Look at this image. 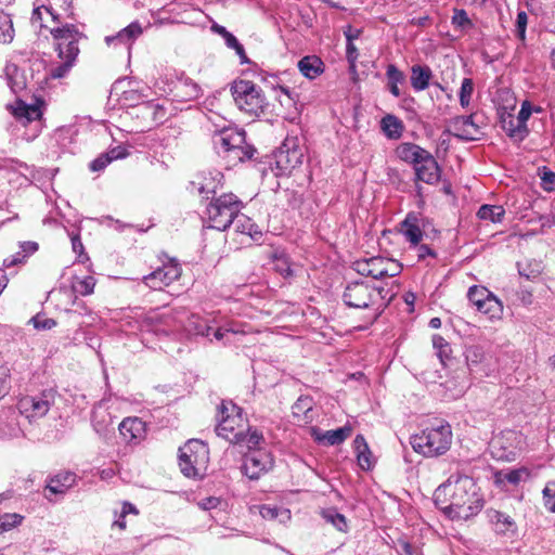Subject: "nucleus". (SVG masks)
<instances>
[{
    "mask_svg": "<svg viewBox=\"0 0 555 555\" xmlns=\"http://www.w3.org/2000/svg\"><path fill=\"white\" fill-rule=\"evenodd\" d=\"M305 158V151L298 145L296 138H287L281 144L273 157H267L266 162H258V170L266 176L268 169L275 177H287L299 167Z\"/></svg>",
    "mask_w": 555,
    "mask_h": 555,
    "instance_id": "obj_5",
    "label": "nucleus"
},
{
    "mask_svg": "<svg viewBox=\"0 0 555 555\" xmlns=\"http://www.w3.org/2000/svg\"><path fill=\"white\" fill-rule=\"evenodd\" d=\"M528 24V14L525 11H518L515 22V36L520 40H526V29Z\"/></svg>",
    "mask_w": 555,
    "mask_h": 555,
    "instance_id": "obj_58",
    "label": "nucleus"
},
{
    "mask_svg": "<svg viewBox=\"0 0 555 555\" xmlns=\"http://www.w3.org/2000/svg\"><path fill=\"white\" fill-rule=\"evenodd\" d=\"M143 33L142 26L138 21L130 23L128 26L119 30L116 35L106 36L105 42L111 44H124L128 50L139 36Z\"/></svg>",
    "mask_w": 555,
    "mask_h": 555,
    "instance_id": "obj_19",
    "label": "nucleus"
},
{
    "mask_svg": "<svg viewBox=\"0 0 555 555\" xmlns=\"http://www.w3.org/2000/svg\"><path fill=\"white\" fill-rule=\"evenodd\" d=\"M530 469L521 466L516 469L496 470L493 474V480L496 487L504 488L506 483L518 486L522 480L530 477Z\"/></svg>",
    "mask_w": 555,
    "mask_h": 555,
    "instance_id": "obj_23",
    "label": "nucleus"
},
{
    "mask_svg": "<svg viewBox=\"0 0 555 555\" xmlns=\"http://www.w3.org/2000/svg\"><path fill=\"white\" fill-rule=\"evenodd\" d=\"M43 101L38 99L35 104H27L26 124L35 120H40L42 117L41 105Z\"/></svg>",
    "mask_w": 555,
    "mask_h": 555,
    "instance_id": "obj_60",
    "label": "nucleus"
},
{
    "mask_svg": "<svg viewBox=\"0 0 555 555\" xmlns=\"http://www.w3.org/2000/svg\"><path fill=\"white\" fill-rule=\"evenodd\" d=\"M360 30L356 29L352 30L351 26L349 25V78H352L356 80V61L359 56L358 50L356 46L353 44V39L358 38Z\"/></svg>",
    "mask_w": 555,
    "mask_h": 555,
    "instance_id": "obj_47",
    "label": "nucleus"
},
{
    "mask_svg": "<svg viewBox=\"0 0 555 555\" xmlns=\"http://www.w3.org/2000/svg\"><path fill=\"white\" fill-rule=\"evenodd\" d=\"M489 296L490 291L485 286L473 285L467 292L469 302L475 306L477 310H482V304Z\"/></svg>",
    "mask_w": 555,
    "mask_h": 555,
    "instance_id": "obj_43",
    "label": "nucleus"
},
{
    "mask_svg": "<svg viewBox=\"0 0 555 555\" xmlns=\"http://www.w3.org/2000/svg\"><path fill=\"white\" fill-rule=\"evenodd\" d=\"M433 78V70L427 65L414 64L411 67L410 82L412 88L416 91H423L430 85Z\"/></svg>",
    "mask_w": 555,
    "mask_h": 555,
    "instance_id": "obj_29",
    "label": "nucleus"
},
{
    "mask_svg": "<svg viewBox=\"0 0 555 555\" xmlns=\"http://www.w3.org/2000/svg\"><path fill=\"white\" fill-rule=\"evenodd\" d=\"M397 156L414 167L421 164L430 153L412 142H403L396 149Z\"/></svg>",
    "mask_w": 555,
    "mask_h": 555,
    "instance_id": "obj_20",
    "label": "nucleus"
},
{
    "mask_svg": "<svg viewBox=\"0 0 555 555\" xmlns=\"http://www.w3.org/2000/svg\"><path fill=\"white\" fill-rule=\"evenodd\" d=\"M380 128L387 139L398 140L402 137L404 125L397 116L387 114L380 120Z\"/></svg>",
    "mask_w": 555,
    "mask_h": 555,
    "instance_id": "obj_33",
    "label": "nucleus"
},
{
    "mask_svg": "<svg viewBox=\"0 0 555 555\" xmlns=\"http://www.w3.org/2000/svg\"><path fill=\"white\" fill-rule=\"evenodd\" d=\"M95 279L91 275L85 276L83 279L76 278L73 282V289L82 296L91 295L94 291Z\"/></svg>",
    "mask_w": 555,
    "mask_h": 555,
    "instance_id": "obj_49",
    "label": "nucleus"
},
{
    "mask_svg": "<svg viewBox=\"0 0 555 555\" xmlns=\"http://www.w3.org/2000/svg\"><path fill=\"white\" fill-rule=\"evenodd\" d=\"M91 424L94 431L101 437H105L109 431L114 430L112 427L113 417L111 413L106 411L102 413L93 411L91 415Z\"/></svg>",
    "mask_w": 555,
    "mask_h": 555,
    "instance_id": "obj_38",
    "label": "nucleus"
},
{
    "mask_svg": "<svg viewBox=\"0 0 555 555\" xmlns=\"http://www.w3.org/2000/svg\"><path fill=\"white\" fill-rule=\"evenodd\" d=\"M431 340L433 347L437 350L438 358L440 359L441 363L444 364V360L449 358V353L451 352L449 343L438 334H435Z\"/></svg>",
    "mask_w": 555,
    "mask_h": 555,
    "instance_id": "obj_52",
    "label": "nucleus"
},
{
    "mask_svg": "<svg viewBox=\"0 0 555 555\" xmlns=\"http://www.w3.org/2000/svg\"><path fill=\"white\" fill-rule=\"evenodd\" d=\"M351 447L357 466L362 472H371L377 463V457L373 454L364 436L361 434L357 435Z\"/></svg>",
    "mask_w": 555,
    "mask_h": 555,
    "instance_id": "obj_14",
    "label": "nucleus"
},
{
    "mask_svg": "<svg viewBox=\"0 0 555 555\" xmlns=\"http://www.w3.org/2000/svg\"><path fill=\"white\" fill-rule=\"evenodd\" d=\"M215 150L218 154H225L240 162L256 160L258 151L255 146L246 143L244 130L223 129L212 138Z\"/></svg>",
    "mask_w": 555,
    "mask_h": 555,
    "instance_id": "obj_7",
    "label": "nucleus"
},
{
    "mask_svg": "<svg viewBox=\"0 0 555 555\" xmlns=\"http://www.w3.org/2000/svg\"><path fill=\"white\" fill-rule=\"evenodd\" d=\"M397 156L414 167L421 164L430 153L412 142H403L396 149Z\"/></svg>",
    "mask_w": 555,
    "mask_h": 555,
    "instance_id": "obj_22",
    "label": "nucleus"
},
{
    "mask_svg": "<svg viewBox=\"0 0 555 555\" xmlns=\"http://www.w3.org/2000/svg\"><path fill=\"white\" fill-rule=\"evenodd\" d=\"M298 69L306 78L312 80L324 72V63L317 55H307L298 62Z\"/></svg>",
    "mask_w": 555,
    "mask_h": 555,
    "instance_id": "obj_32",
    "label": "nucleus"
},
{
    "mask_svg": "<svg viewBox=\"0 0 555 555\" xmlns=\"http://www.w3.org/2000/svg\"><path fill=\"white\" fill-rule=\"evenodd\" d=\"M31 322H33L35 328L42 330V331L51 330L54 326H56V321L54 319L43 318L40 314L35 315L31 319Z\"/></svg>",
    "mask_w": 555,
    "mask_h": 555,
    "instance_id": "obj_64",
    "label": "nucleus"
},
{
    "mask_svg": "<svg viewBox=\"0 0 555 555\" xmlns=\"http://www.w3.org/2000/svg\"><path fill=\"white\" fill-rule=\"evenodd\" d=\"M207 446L197 439L189 440L179 449V467L181 473L193 479L203 477L202 469L208 461Z\"/></svg>",
    "mask_w": 555,
    "mask_h": 555,
    "instance_id": "obj_8",
    "label": "nucleus"
},
{
    "mask_svg": "<svg viewBox=\"0 0 555 555\" xmlns=\"http://www.w3.org/2000/svg\"><path fill=\"white\" fill-rule=\"evenodd\" d=\"M230 92L238 109L250 117L266 116L271 111L262 89L250 80L235 79L230 85Z\"/></svg>",
    "mask_w": 555,
    "mask_h": 555,
    "instance_id": "obj_4",
    "label": "nucleus"
},
{
    "mask_svg": "<svg viewBox=\"0 0 555 555\" xmlns=\"http://www.w3.org/2000/svg\"><path fill=\"white\" fill-rule=\"evenodd\" d=\"M14 29L11 16L0 11V42L9 43L13 40Z\"/></svg>",
    "mask_w": 555,
    "mask_h": 555,
    "instance_id": "obj_44",
    "label": "nucleus"
},
{
    "mask_svg": "<svg viewBox=\"0 0 555 555\" xmlns=\"http://www.w3.org/2000/svg\"><path fill=\"white\" fill-rule=\"evenodd\" d=\"M243 207V202L233 193L212 196L205 210L207 228L218 231L228 230L233 225Z\"/></svg>",
    "mask_w": 555,
    "mask_h": 555,
    "instance_id": "obj_6",
    "label": "nucleus"
},
{
    "mask_svg": "<svg viewBox=\"0 0 555 555\" xmlns=\"http://www.w3.org/2000/svg\"><path fill=\"white\" fill-rule=\"evenodd\" d=\"M264 441L263 435L257 428L248 427L247 430H238L235 444L246 447L248 451L261 449L260 444Z\"/></svg>",
    "mask_w": 555,
    "mask_h": 555,
    "instance_id": "obj_30",
    "label": "nucleus"
},
{
    "mask_svg": "<svg viewBox=\"0 0 555 555\" xmlns=\"http://www.w3.org/2000/svg\"><path fill=\"white\" fill-rule=\"evenodd\" d=\"M242 413V409L234 404L231 400H222L221 403L217 408L216 418L217 422L224 418L225 416H235L240 417Z\"/></svg>",
    "mask_w": 555,
    "mask_h": 555,
    "instance_id": "obj_48",
    "label": "nucleus"
},
{
    "mask_svg": "<svg viewBox=\"0 0 555 555\" xmlns=\"http://www.w3.org/2000/svg\"><path fill=\"white\" fill-rule=\"evenodd\" d=\"M452 24L461 29H467L473 27V22L468 17L467 12L464 9H455L452 16Z\"/></svg>",
    "mask_w": 555,
    "mask_h": 555,
    "instance_id": "obj_59",
    "label": "nucleus"
},
{
    "mask_svg": "<svg viewBox=\"0 0 555 555\" xmlns=\"http://www.w3.org/2000/svg\"><path fill=\"white\" fill-rule=\"evenodd\" d=\"M223 184V173L219 170L201 171L189 182L188 190L203 198L211 199Z\"/></svg>",
    "mask_w": 555,
    "mask_h": 555,
    "instance_id": "obj_12",
    "label": "nucleus"
},
{
    "mask_svg": "<svg viewBox=\"0 0 555 555\" xmlns=\"http://www.w3.org/2000/svg\"><path fill=\"white\" fill-rule=\"evenodd\" d=\"M452 125L457 130L453 135L462 141H473L475 137L467 130V127H473L478 130V126L474 121V115L456 116L452 120Z\"/></svg>",
    "mask_w": 555,
    "mask_h": 555,
    "instance_id": "obj_34",
    "label": "nucleus"
},
{
    "mask_svg": "<svg viewBox=\"0 0 555 555\" xmlns=\"http://www.w3.org/2000/svg\"><path fill=\"white\" fill-rule=\"evenodd\" d=\"M380 270L384 271L382 273L383 278H393L400 274L402 271V264L392 259L383 258V264H380Z\"/></svg>",
    "mask_w": 555,
    "mask_h": 555,
    "instance_id": "obj_56",
    "label": "nucleus"
},
{
    "mask_svg": "<svg viewBox=\"0 0 555 555\" xmlns=\"http://www.w3.org/2000/svg\"><path fill=\"white\" fill-rule=\"evenodd\" d=\"M235 232L247 234L254 241H258L262 236V231L259 227L246 215L240 211L236 220L233 223Z\"/></svg>",
    "mask_w": 555,
    "mask_h": 555,
    "instance_id": "obj_35",
    "label": "nucleus"
},
{
    "mask_svg": "<svg viewBox=\"0 0 555 555\" xmlns=\"http://www.w3.org/2000/svg\"><path fill=\"white\" fill-rule=\"evenodd\" d=\"M387 89L396 98L401 95L399 85L405 81V75L395 64H388L386 68Z\"/></svg>",
    "mask_w": 555,
    "mask_h": 555,
    "instance_id": "obj_37",
    "label": "nucleus"
},
{
    "mask_svg": "<svg viewBox=\"0 0 555 555\" xmlns=\"http://www.w3.org/2000/svg\"><path fill=\"white\" fill-rule=\"evenodd\" d=\"M54 391L46 389L36 396H25L20 399L17 406L20 412L30 422L47 415L54 404Z\"/></svg>",
    "mask_w": 555,
    "mask_h": 555,
    "instance_id": "obj_9",
    "label": "nucleus"
},
{
    "mask_svg": "<svg viewBox=\"0 0 555 555\" xmlns=\"http://www.w3.org/2000/svg\"><path fill=\"white\" fill-rule=\"evenodd\" d=\"M322 516L327 522L333 524L340 531H344L347 527V519L345 515L338 513L334 508L323 509Z\"/></svg>",
    "mask_w": 555,
    "mask_h": 555,
    "instance_id": "obj_50",
    "label": "nucleus"
},
{
    "mask_svg": "<svg viewBox=\"0 0 555 555\" xmlns=\"http://www.w3.org/2000/svg\"><path fill=\"white\" fill-rule=\"evenodd\" d=\"M77 481V475L73 472L65 470L50 476L47 479L46 489L52 494H64L68 489L74 487Z\"/></svg>",
    "mask_w": 555,
    "mask_h": 555,
    "instance_id": "obj_24",
    "label": "nucleus"
},
{
    "mask_svg": "<svg viewBox=\"0 0 555 555\" xmlns=\"http://www.w3.org/2000/svg\"><path fill=\"white\" fill-rule=\"evenodd\" d=\"M373 291L359 281L349 282V308L369 309Z\"/></svg>",
    "mask_w": 555,
    "mask_h": 555,
    "instance_id": "obj_18",
    "label": "nucleus"
},
{
    "mask_svg": "<svg viewBox=\"0 0 555 555\" xmlns=\"http://www.w3.org/2000/svg\"><path fill=\"white\" fill-rule=\"evenodd\" d=\"M120 435L127 442L138 443L146 435V424L139 417H126L119 425Z\"/></svg>",
    "mask_w": 555,
    "mask_h": 555,
    "instance_id": "obj_16",
    "label": "nucleus"
},
{
    "mask_svg": "<svg viewBox=\"0 0 555 555\" xmlns=\"http://www.w3.org/2000/svg\"><path fill=\"white\" fill-rule=\"evenodd\" d=\"M400 232L412 244L418 245L423 238V231L418 224V218L414 212L406 215L405 219L400 222Z\"/></svg>",
    "mask_w": 555,
    "mask_h": 555,
    "instance_id": "obj_27",
    "label": "nucleus"
},
{
    "mask_svg": "<svg viewBox=\"0 0 555 555\" xmlns=\"http://www.w3.org/2000/svg\"><path fill=\"white\" fill-rule=\"evenodd\" d=\"M542 498L545 508L550 513H555V481L546 483L542 491Z\"/></svg>",
    "mask_w": 555,
    "mask_h": 555,
    "instance_id": "obj_55",
    "label": "nucleus"
},
{
    "mask_svg": "<svg viewBox=\"0 0 555 555\" xmlns=\"http://www.w3.org/2000/svg\"><path fill=\"white\" fill-rule=\"evenodd\" d=\"M533 113V108L529 101H524L520 107V111L517 116L518 127H522V129H527V120Z\"/></svg>",
    "mask_w": 555,
    "mask_h": 555,
    "instance_id": "obj_63",
    "label": "nucleus"
},
{
    "mask_svg": "<svg viewBox=\"0 0 555 555\" xmlns=\"http://www.w3.org/2000/svg\"><path fill=\"white\" fill-rule=\"evenodd\" d=\"M412 449L425 457H438L449 451L452 443V429L449 423L440 422L428 426L410 438Z\"/></svg>",
    "mask_w": 555,
    "mask_h": 555,
    "instance_id": "obj_3",
    "label": "nucleus"
},
{
    "mask_svg": "<svg viewBox=\"0 0 555 555\" xmlns=\"http://www.w3.org/2000/svg\"><path fill=\"white\" fill-rule=\"evenodd\" d=\"M416 179L427 184H436L440 180L441 170L436 158L429 154L425 159L413 168Z\"/></svg>",
    "mask_w": 555,
    "mask_h": 555,
    "instance_id": "obj_17",
    "label": "nucleus"
},
{
    "mask_svg": "<svg viewBox=\"0 0 555 555\" xmlns=\"http://www.w3.org/2000/svg\"><path fill=\"white\" fill-rule=\"evenodd\" d=\"M8 107L12 111L13 116L17 120L26 125L27 103H25L21 99H17L15 101V105H9Z\"/></svg>",
    "mask_w": 555,
    "mask_h": 555,
    "instance_id": "obj_62",
    "label": "nucleus"
},
{
    "mask_svg": "<svg viewBox=\"0 0 555 555\" xmlns=\"http://www.w3.org/2000/svg\"><path fill=\"white\" fill-rule=\"evenodd\" d=\"M180 268L178 266H165L158 268L144 276L143 281L152 289H162L180 278Z\"/></svg>",
    "mask_w": 555,
    "mask_h": 555,
    "instance_id": "obj_15",
    "label": "nucleus"
},
{
    "mask_svg": "<svg viewBox=\"0 0 555 555\" xmlns=\"http://www.w3.org/2000/svg\"><path fill=\"white\" fill-rule=\"evenodd\" d=\"M236 423L235 416H225L220 420L215 427L217 436L234 443L238 431L235 429Z\"/></svg>",
    "mask_w": 555,
    "mask_h": 555,
    "instance_id": "obj_39",
    "label": "nucleus"
},
{
    "mask_svg": "<svg viewBox=\"0 0 555 555\" xmlns=\"http://www.w3.org/2000/svg\"><path fill=\"white\" fill-rule=\"evenodd\" d=\"M4 74L8 86L14 94H18L26 89V76L16 64L8 63L4 68Z\"/></svg>",
    "mask_w": 555,
    "mask_h": 555,
    "instance_id": "obj_28",
    "label": "nucleus"
},
{
    "mask_svg": "<svg viewBox=\"0 0 555 555\" xmlns=\"http://www.w3.org/2000/svg\"><path fill=\"white\" fill-rule=\"evenodd\" d=\"M23 517L18 514H4L0 516V533L9 531L22 522Z\"/></svg>",
    "mask_w": 555,
    "mask_h": 555,
    "instance_id": "obj_57",
    "label": "nucleus"
},
{
    "mask_svg": "<svg viewBox=\"0 0 555 555\" xmlns=\"http://www.w3.org/2000/svg\"><path fill=\"white\" fill-rule=\"evenodd\" d=\"M0 170L18 172L28 183H31L35 178L34 168L15 158L0 159Z\"/></svg>",
    "mask_w": 555,
    "mask_h": 555,
    "instance_id": "obj_36",
    "label": "nucleus"
},
{
    "mask_svg": "<svg viewBox=\"0 0 555 555\" xmlns=\"http://www.w3.org/2000/svg\"><path fill=\"white\" fill-rule=\"evenodd\" d=\"M113 160L109 158L108 154L101 153L96 158H94L89 164V169L92 172H100L104 170Z\"/></svg>",
    "mask_w": 555,
    "mask_h": 555,
    "instance_id": "obj_61",
    "label": "nucleus"
},
{
    "mask_svg": "<svg viewBox=\"0 0 555 555\" xmlns=\"http://www.w3.org/2000/svg\"><path fill=\"white\" fill-rule=\"evenodd\" d=\"M259 513L263 519L273 520L279 516H282V521L291 519V512L286 508H280L269 504H263L259 507Z\"/></svg>",
    "mask_w": 555,
    "mask_h": 555,
    "instance_id": "obj_45",
    "label": "nucleus"
},
{
    "mask_svg": "<svg viewBox=\"0 0 555 555\" xmlns=\"http://www.w3.org/2000/svg\"><path fill=\"white\" fill-rule=\"evenodd\" d=\"M51 35L55 40V50L62 63L52 66L49 76L53 79L64 78L76 63L79 54V40L85 35L74 24H64L51 29Z\"/></svg>",
    "mask_w": 555,
    "mask_h": 555,
    "instance_id": "obj_2",
    "label": "nucleus"
},
{
    "mask_svg": "<svg viewBox=\"0 0 555 555\" xmlns=\"http://www.w3.org/2000/svg\"><path fill=\"white\" fill-rule=\"evenodd\" d=\"M132 119H137V132L151 130L164 116L163 108L153 101H142L127 112Z\"/></svg>",
    "mask_w": 555,
    "mask_h": 555,
    "instance_id": "obj_11",
    "label": "nucleus"
},
{
    "mask_svg": "<svg viewBox=\"0 0 555 555\" xmlns=\"http://www.w3.org/2000/svg\"><path fill=\"white\" fill-rule=\"evenodd\" d=\"M539 177L541 179V188L545 192H555V172L552 171L548 167L543 166L539 168Z\"/></svg>",
    "mask_w": 555,
    "mask_h": 555,
    "instance_id": "obj_51",
    "label": "nucleus"
},
{
    "mask_svg": "<svg viewBox=\"0 0 555 555\" xmlns=\"http://www.w3.org/2000/svg\"><path fill=\"white\" fill-rule=\"evenodd\" d=\"M505 215V209L501 205H481L477 211V217L480 220L491 221L493 223H501Z\"/></svg>",
    "mask_w": 555,
    "mask_h": 555,
    "instance_id": "obj_40",
    "label": "nucleus"
},
{
    "mask_svg": "<svg viewBox=\"0 0 555 555\" xmlns=\"http://www.w3.org/2000/svg\"><path fill=\"white\" fill-rule=\"evenodd\" d=\"M293 417L302 424L313 420V399L310 396H300L292 406Z\"/></svg>",
    "mask_w": 555,
    "mask_h": 555,
    "instance_id": "obj_26",
    "label": "nucleus"
},
{
    "mask_svg": "<svg viewBox=\"0 0 555 555\" xmlns=\"http://www.w3.org/2000/svg\"><path fill=\"white\" fill-rule=\"evenodd\" d=\"M474 91V82L472 78H464L461 83L459 98L462 107H467L470 102V96Z\"/></svg>",
    "mask_w": 555,
    "mask_h": 555,
    "instance_id": "obj_54",
    "label": "nucleus"
},
{
    "mask_svg": "<svg viewBox=\"0 0 555 555\" xmlns=\"http://www.w3.org/2000/svg\"><path fill=\"white\" fill-rule=\"evenodd\" d=\"M314 439L322 446H337L345 441L347 438V425L334 430H319L313 429Z\"/></svg>",
    "mask_w": 555,
    "mask_h": 555,
    "instance_id": "obj_31",
    "label": "nucleus"
},
{
    "mask_svg": "<svg viewBox=\"0 0 555 555\" xmlns=\"http://www.w3.org/2000/svg\"><path fill=\"white\" fill-rule=\"evenodd\" d=\"M478 311L487 315L490 320L500 319L503 313V305L498 297L490 292V296L482 304V310Z\"/></svg>",
    "mask_w": 555,
    "mask_h": 555,
    "instance_id": "obj_41",
    "label": "nucleus"
},
{
    "mask_svg": "<svg viewBox=\"0 0 555 555\" xmlns=\"http://www.w3.org/2000/svg\"><path fill=\"white\" fill-rule=\"evenodd\" d=\"M397 156L414 167L421 164L430 153L412 142H403L396 149Z\"/></svg>",
    "mask_w": 555,
    "mask_h": 555,
    "instance_id": "obj_21",
    "label": "nucleus"
},
{
    "mask_svg": "<svg viewBox=\"0 0 555 555\" xmlns=\"http://www.w3.org/2000/svg\"><path fill=\"white\" fill-rule=\"evenodd\" d=\"M485 514L491 529L496 535L513 539L518 534V526L515 519L508 514L494 508L486 509Z\"/></svg>",
    "mask_w": 555,
    "mask_h": 555,
    "instance_id": "obj_13",
    "label": "nucleus"
},
{
    "mask_svg": "<svg viewBox=\"0 0 555 555\" xmlns=\"http://www.w3.org/2000/svg\"><path fill=\"white\" fill-rule=\"evenodd\" d=\"M499 442L495 441L492 444L491 454L498 461L513 462L517 459V452L515 450L506 449L504 447H498Z\"/></svg>",
    "mask_w": 555,
    "mask_h": 555,
    "instance_id": "obj_53",
    "label": "nucleus"
},
{
    "mask_svg": "<svg viewBox=\"0 0 555 555\" xmlns=\"http://www.w3.org/2000/svg\"><path fill=\"white\" fill-rule=\"evenodd\" d=\"M380 264H383L382 257H372L370 259H360L352 262L350 269L362 276H371L374 280L382 279Z\"/></svg>",
    "mask_w": 555,
    "mask_h": 555,
    "instance_id": "obj_25",
    "label": "nucleus"
},
{
    "mask_svg": "<svg viewBox=\"0 0 555 555\" xmlns=\"http://www.w3.org/2000/svg\"><path fill=\"white\" fill-rule=\"evenodd\" d=\"M271 453L264 449L251 450L244 454L242 472L250 480H258L263 474L273 468Z\"/></svg>",
    "mask_w": 555,
    "mask_h": 555,
    "instance_id": "obj_10",
    "label": "nucleus"
},
{
    "mask_svg": "<svg viewBox=\"0 0 555 555\" xmlns=\"http://www.w3.org/2000/svg\"><path fill=\"white\" fill-rule=\"evenodd\" d=\"M464 356L470 372H474L485 359L483 349L475 345L466 347Z\"/></svg>",
    "mask_w": 555,
    "mask_h": 555,
    "instance_id": "obj_42",
    "label": "nucleus"
},
{
    "mask_svg": "<svg viewBox=\"0 0 555 555\" xmlns=\"http://www.w3.org/2000/svg\"><path fill=\"white\" fill-rule=\"evenodd\" d=\"M434 503L451 519H468L483 507V499L472 477L460 476L440 485L434 492Z\"/></svg>",
    "mask_w": 555,
    "mask_h": 555,
    "instance_id": "obj_1",
    "label": "nucleus"
},
{
    "mask_svg": "<svg viewBox=\"0 0 555 555\" xmlns=\"http://www.w3.org/2000/svg\"><path fill=\"white\" fill-rule=\"evenodd\" d=\"M507 118L508 120H502V128L504 129V131L511 138H519L520 140H522L527 135L528 129H522V127H518V120L514 118L512 115H508Z\"/></svg>",
    "mask_w": 555,
    "mask_h": 555,
    "instance_id": "obj_46",
    "label": "nucleus"
}]
</instances>
